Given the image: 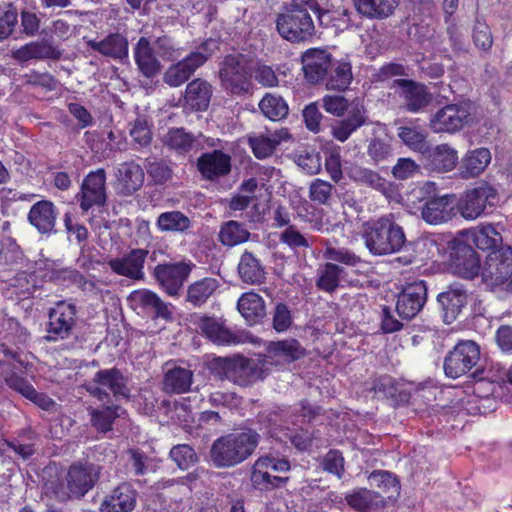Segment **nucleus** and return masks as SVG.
Here are the masks:
<instances>
[{
	"mask_svg": "<svg viewBox=\"0 0 512 512\" xmlns=\"http://www.w3.org/2000/svg\"><path fill=\"white\" fill-rule=\"evenodd\" d=\"M258 442L259 435L252 430L222 436L212 444L210 459L217 468L235 466L254 452Z\"/></svg>",
	"mask_w": 512,
	"mask_h": 512,
	"instance_id": "nucleus-1",
	"label": "nucleus"
},
{
	"mask_svg": "<svg viewBox=\"0 0 512 512\" xmlns=\"http://www.w3.org/2000/svg\"><path fill=\"white\" fill-rule=\"evenodd\" d=\"M363 239L367 249L379 256L396 253L406 243L403 228L390 217H381L366 223Z\"/></svg>",
	"mask_w": 512,
	"mask_h": 512,
	"instance_id": "nucleus-2",
	"label": "nucleus"
},
{
	"mask_svg": "<svg viewBox=\"0 0 512 512\" xmlns=\"http://www.w3.org/2000/svg\"><path fill=\"white\" fill-rule=\"evenodd\" d=\"M267 360L247 359L242 356L215 359V369L225 378L240 386L263 379L268 372Z\"/></svg>",
	"mask_w": 512,
	"mask_h": 512,
	"instance_id": "nucleus-3",
	"label": "nucleus"
},
{
	"mask_svg": "<svg viewBox=\"0 0 512 512\" xmlns=\"http://www.w3.org/2000/svg\"><path fill=\"white\" fill-rule=\"evenodd\" d=\"M251 71V63L244 55L226 56L219 70L222 87L232 95L249 93L252 88Z\"/></svg>",
	"mask_w": 512,
	"mask_h": 512,
	"instance_id": "nucleus-4",
	"label": "nucleus"
},
{
	"mask_svg": "<svg viewBox=\"0 0 512 512\" xmlns=\"http://www.w3.org/2000/svg\"><path fill=\"white\" fill-rule=\"evenodd\" d=\"M290 470V463L285 458H276L272 456L259 457L251 473V482L255 488L260 490H269L280 487L288 478L280 477L277 473H283Z\"/></svg>",
	"mask_w": 512,
	"mask_h": 512,
	"instance_id": "nucleus-5",
	"label": "nucleus"
},
{
	"mask_svg": "<svg viewBox=\"0 0 512 512\" xmlns=\"http://www.w3.org/2000/svg\"><path fill=\"white\" fill-rule=\"evenodd\" d=\"M276 28L282 38L290 42H301L314 33V23L305 9L295 8L277 16Z\"/></svg>",
	"mask_w": 512,
	"mask_h": 512,
	"instance_id": "nucleus-6",
	"label": "nucleus"
},
{
	"mask_svg": "<svg viewBox=\"0 0 512 512\" xmlns=\"http://www.w3.org/2000/svg\"><path fill=\"white\" fill-rule=\"evenodd\" d=\"M98 477V468L92 464H73L68 469L65 484H60L55 493L61 500L71 496L82 497L93 486Z\"/></svg>",
	"mask_w": 512,
	"mask_h": 512,
	"instance_id": "nucleus-7",
	"label": "nucleus"
},
{
	"mask_svg": "<svg viewBox=\"0 0 512 512\" xmlns=\"http://www.w3.org/2000/svg\"><path fill=\"white\" fill-rule=\"evenodd\" d=\"M472 120L471 106L466 103L449 104L434 113L429 121L434 133H455Z\"/></svg>",
	"mask_w": 512,
	"mask_h": 512,
	"instance_id": "nucleus-8",
	"label": "nucleus"
},
{
	"mask_svg": "<svg viewBox=\"0 0 512 512\" xmlns=\"http://www.w3.org/2000/svg\"><path fill=\"white\" fill-rule=\"evenodd\" d=\"M497 202V191L488 184H482L467 190L458 203L461 216L467 220H475L482 216L487 207Z\"/></svg>",
	"mask_w": 512,
	"mask_h": 512,
	"instance_id": "nucleus-9",
	"label": "nucleus"
},
{
	"mask_svg": "<svg viewBox=\"0 0 512 512\" xmlns=\"http://www.w3.org/2000/svg\"><path fill=\"white\" fill-rule=\"evenodd\" d=\"M479 348L473 341L458 343L446 356L444 372L447 377L456 379L471 370L479 360Z\"/></svg>",
	"mask_w": 512,
	"mask_h": 512,
	"instance_id": "nucleus-10",
	"label": "nucleus"
},
{
	"mask_svg": "<svg viewBox=\"0 0 512 512\" xmlns=\"http://www.w3.org/2000/svg\"><path fill=\"white\" fill-rule=\"evenodd\" d=\"M482 276L492 286L508 281L512 276V248L505 246L492 250L486 258Z\"/></svg>",
	"mask_w": 512,
	"mask_h": 512,
	"instance_id": "nucleus-11",
	"label": "nucleus"
},
{
	"mask_svg": "<svg viewBox=\"0 0 512 512\" xmlns=\"http://www.w3.org/2000/svg\"><path fill=\"white\" fill-rule=\"evenodd\" d=\"M77 310L73 303L57 302L49 311L47 338L52 341L69 337L76 323Z\"/></svg>",
	"mask_w": 512,
	"mask_h": 512,
	"instance_id": "nucleus-12",
	"label": "nucleus"
},
{
	"mask_svg": "<svg viewBox=\"0 0 512 512\" xmlns=\"http://www.w3.org/2000/svg\"><path fill=\"white\" fill-rule=\"evenodd\" d=\"M88 392L103 401L110 395L116 397L128 396V388L123 375L116 369H105L96 373L92 383L87 387Z\"/></svg>",
	"mask_w": 512,
	"mask_h": 512,
	"instance_id": "nucleus-13",
	"label": "nucleus"
},
{
	"mask_svg": "<svg viewBox=\"0 0 512 512\" xmlns=\"http://www.w3.org/2000/svg\"><path fill=\"white\" fill-rule=\"evenodd\" d=\"M191 272V266L184 262L159 264L154 269V276L169 296H178L184 282Z\"/></svg>",
	"mask_w": 512,
	"mask_h": 512,
	"instance_id": "nucleus-14",
	"label": "nucleus"
},
{
	"mask_svg": "<svg viewBox=\"0 0 512 512\" xmlns=\"http://www.w3.org/2000/svg\"><path fill=\"white\" fill-rule=\"evenodd\" d=\"M106 174L103 169L90 172L83 180L78 201L83 211L93 206H101L106 201Z\"/></svg>",
	"mask_w": 512,
	"mask_h": 512,
	"instance_id": "nucleus-15",
	"label": "nucleus"
},
{
	"mask_svg": "<svg viewBox=\"0 0 512 512\" xmlns=\"http://www.w3.org/2000/svg\"><path fill=\"white\" fill-rule=\"evenodd\" d=\"M427 298V287L424 281L409 283L398 296L396 310L400 317L411 319L423 308Z\"/></svg>",
	"mask_w": 512,
	"mask_h": 512,
	"instance_id": "nucleus-16",
	"label": "nucleus"
},
{
	"mask_svg": "<svg viewBox=\"0 0 512 512\" xmlns=\"http://www.w3.org/2000/svg\"><path fill=\"white\" fill-rule=\"evenodd\" d=\"M424 165L427 169L438 173L452 171L458 163V152L451 145L443 143L427 148L423 154Z\"/></svg>",
	"mask_w": 512,
	"mask_h": 512,
	"instance_id": "nucleus-17",
	"label": "nucleus"
},
{
	"mask_svg": "<svg viewBox=\"0 0 512 512\" xmlns=\"http://www.w3.org/2000/svg\"><path fill=\"white\" fill-rule=\"evenodd\" d=\"M437 300L442 307L444 322L450 324L466 306L468 294L461 284L453 283L438 295Z\"/></svg>",
	"mask_w": 512,
	"mask_h": 512,
	"instance_id": "nucleus-18",
	"label": "nucleus"
},
{
	"mask_svg": "<svg viewBox=\"0 0 512 512\" xmlns=\"http://www.w3.org/2000/svg\"><path fill=\"white\" fill-rule=\"evenodd\" d=\"M147 254V250L133 249L123 257L111 259L108 264L116 274L140 280L144 276L143 268Z\"/></svg>",
	"mask_w": 512,
	"mask_h": 512,
	"instance_id": "nucleus-19",
	"label": "nucleus"
},
{
	"mask_svg": "<svg viewBox=\"0 0 512 512\" xmlns=\"http://www.w3.org/2000/svg\"><path fill=\"white\" fill-rule=\"evenodd\" d=\"M197 167L203 178L217 180L231 171V157L220 151L202 154L197 160Z\"/></svg>",
	"mask_w": 512,
	"mask_h": 512,
	"instance_id": "nucleus-20",
	"label": "nucleus"
},
{
	"mask_svg": "<svg viewBox=\"0 0 512 512\" xmlns=\"http://www.w3.org/2000/svg\"><path fill=\"white\" fill-rule=\"evenodd\" d=\"M454 201V196L448 194L427 200L421 211L423 220L431 225L448 222L454 215Z\"/></svg>",
	"mask_w": 512,
	"mask_h": 512,
	"instance_id": "nucleus-21",
	"label": "nucleus"
},
{
	"mask_svg": "<svg viewBox=\"0 0 512 512\" xmlns=\"http://www.w3.org/2000/svg\"><path fill=\"white\" fill-rule=\"evenodd\" d=\"M137 493L127 483H122L107 495L101 505V512H132L136 505Z\"/></svg>",
	"mask_w": 512,
	"mask_h": 512,
	"instance_id": "nucleus-22",
	"label": "nucleus"
},
{
	"mask_svg": "<svg viewBox=\"0 0 512 512\" xmlns=\"http://www.w3.org/2000/svg\"><path fill=\"white\" fill-rule=\"evenodd\" d=\"M330 65L331 55L326 50L312 48L302 55V70L311 83L321 80Z\"/></svg>",
	"mask_w": 512,
	"mask_h": 512,
	"instance_id": "nucleus-23",
	"label": "nucleus"
},
{
	"mask_svg": "<svg viewBox=\"0 0 512 512\" xmlns=\"http://www.w3.org/2000/svg\"><path fill=\"white\" fill-rule=\"evenodd\" d=\"M395 83L399 87V94L408 111L418 112L430 103L431 95L424 85L404 79L397 80Z\"/></svg>",
	"mask_w": 512,
	"mask_h": 512,
	"instance_id": "nucleus-24",
	"label": "nucleus"
},
{
	"mask_svg": "<svg viewBox=\"0 0 512 512\" xmlns=\"http://www.w3.org/2000/svg\"><path fill=\"white\" fill-rule=\"evenodd\" d=\"M58 216L55 205L48 200L35 203L28 214V220L40 233H51L54 230Z\"/></svg>",
	"mask_w": 512,
	"mask_h": 512,
	"instance_id": "nucleus-25",
	"label": "nucleus"
},
{
	"mask_svg": "<svg viewBox=\"0 0 512 512\" xmlns=\"http://www.w3.org/2000/svg\"><path fill=\"white\" fill-rule=\"evenodd\" d=\"M455 274L462 278L473 279L481 269L480 258L475 250L464 244H458L453 261Z\"/></svg>",
	"mask_w": 512,
	"mask_h": 512,
	"instance_id": "nucleus-26",
	"label": "nucleus"
},
{
	"mask_svg": "<svg viewBox=\"0 0 512 512\" xmlns=\"http://www.w3.org/2000/svg\"><path fill=\"white\" fill-rule=\"evenodd\" d=\"M290 139V134L286 128L259 134L249 138V145L258 159H264L271 156L275 148L282 142Z\"/></svg>",
	"mask_w": 512,
	"mask_h": 512,
	"instance_id": "nucleus-27",
	"label": "nucleus"
},
{
	"mask_svg": "<svg viewBox=\"0 0 512 512\" xmlns=\"http://www.w3.org/2000/svg\"><path fill=\"white\" fill-rule=\"evenodd\" d=\"M88 46L105 57L122 60L128 56V41L119 34L112 33L101 40H89Z\"/></svg>",
	"mask_w": 512,
	"mask_h": 512,
	"instance_id": "nucleus-28",
	"label": "nucleus"
},
{
	"mask_svg": "<svg viewBox=\"0 0 512 512\" xmlns=\"http://www.w3.org/2000/svg\"><path fill=\"white\" fill-rule=\"evenodd\" d=\"M365 122V109L362 105L356 104L349 110L347 118L336 121L331 126V134L336 140L345 142Z\"/></svg>",
	"mask_w": 512,
	"mask_h": 512,
	"instance_id": "nucleus-29",
	"label": "nucleus"
},
{
	"mask_svg": "<svg viewBox=\"0 0 512 512\" xmlns=\"http://www.w3.org/2000/svg\"><path fill=\"white\" fill-rule=\"evenodd\" d=\"M212 96L211 85L200 78L191 81L185 90V106L193 111H205Z\"/></svg>",
	"mask_w": 512,
	"mask_h": 512,
	"instance_id": "nucleus-30",
	"label": "nucleus"
},
{
	"mask_svg": "<svg viewBox=\"0 0 512 512\" xmlns=\"http://www.w3.org/2000/svg\"><path fill=\"white\" fill-rule=\"evenodd\" d=\"M128 300L134 309H151L156 313L158 317L164 319L171 317V310L169 305L163 302L156 293L150 290H135L129 295Z\"/></svg>",
	"mask_w": 512,
	"mask_h": 512,
	"instance_id": "nucleus-31",
	"label": "nucleus"
},
{
	"mask_svg": "<svg viewBox=\"0 0 512 512\" xmlns=\"http://www.w3.org/2000/svg\"><path fill=\"white\" fill-rule=\"evenodd\" d=\"M301 355L302 349L299 343L290 339L270 343L264 359L268 361L267 367L269 368L273 363H289L298 359Z\"/></svg>",
	"mask_w": 512,
	"mask_h": 512,
	"instance_id": "nucleus-32",
	"label": "nucleus"
},
{
	"mask_svg": "<svg viewBox=\"0 0 512 512\" xmlns=\"http://www.w3.org/2000/svg\"><path fill=\"white\" fill-rule=\"evenodd\" d=\"M202 333L217 345H236L241 342L239 336L231 332L221 321L215 318H203L199 323Z\"/></svg>",
	"mask_w": 512,
	"mask_h": 512,
	"instance_id": "nucleus-33",
	"label": "nucleus"
},
{
	"mask_svg": "<svg viewBox=\"0 0 512 512\" xmlns=\"http://www.w3.org/2000/svg\"><path fill=\"white\" fill-rule=\"evenodd\" d=\"M134 58L139 71L144 76L150 78L160 71V62L147 38L141 37L138 40L134 48Z\"/></svg>",
	"mask_w": 512,
	"mask_h": 512,
	"instance_id": "nucleus-34",
	"label": "nucleus"
},
{
	"mask_svg": "<svg viewBox=\"0 0 512 512\" xmlns=\"http://www.w3.org/2000/svg\"><path fill=\"white\" fill-rule=\"evenodd\" d=\"M116 177L119 186L126 194L137 191L144 183V171L139 164L133 161L120 164Z\"/></svg>",
	"mask_w": 512,
	"mask_h": 512,
	"instance_id": "nucleus-35",
	"label": "nucleus"
},
{
	"mask_svg": "<svg viewBox=\"0 0 512 512\" xmlns=\"http://www.w3.org/2000/svg\"><path fill=\"white\" fill-rule=\"evenodd\" d=\"M491 162V153L487 148H478L466 153L460 164V174L463 178H473L480 175Z\"/></svg>",
	"mask_w": 512,
	"mask_h": 512,
	"instance_id": "nucleus-36",
	"label": "nucleus"
},
{
	"mask_svg": "<svg viewBox=\"0 0 512 512\" xmlns=\"http://www.w3.org/2000/svg\"><path fill=\"white\" fill-rule=\"evenodd\" d=\"M359 14L368 19H386L391 16L399 0H353Z\"/></svg>",
	"mask_w": 512,
	"mask_h": 512,
	"instance_id": "nucleus-37",
	"label": "nucleus"
},
{
	"mask_svg": "<svg viewBox=\"0 0 512 512\" xmlns=\"http://www.w3.org/2000/svg\"><path fill=\"white\" fill-rule=\"evenodd\" d=\"M60 52L47 41H33L12 52V57L19 62L32 59H56Z\"/></svg>",
	"mask_w": 512,
	"mask_h": 512,
	"instance_id": "nucleus-38",
	"label": "nucleus"
},
{
	"mask_svg": "<svg viewBox=\"0 0 512 512\" xmlns=\"http://www.w3.org/2000/svg\"><path fill=\"white\" fill-rule=\"evenodd\" d=\"M237 308L249 324H255L266 314L262 297L254 292L244 293L238 300Z\"/></svg>",
	"mask_w": 512,
	"mask_h": 512,
	"instance_id": "nucleus-39",
	"label": "nucleus"
},
{
	"mask_svg": "<svg viewBox=\"0 0 512 512\" xmlns=\"http://www.w3.org/2000/svg\"><path fill=\"white\" fill-rule=\"evenodd\" d=\"M240 278L248 284H258L264 279L265 271L260 261L249 251H245L238 264Z\"/></svg>",
	"mask_w": 512,
	"mask_h": 512,
	"instance_id": "nucleus-40",
	"label": "nucleus"
},
{
	"mask_svg": "<svg viewBox=\"0 0 512 512\" xmlns=\"http://www.w3.org/2000/svg\"><path fill=\"white\" fill-rule=\"evenodd\" d=\"M192 381L193 373L190 369L173 367L166 371L163 386L167 392L185 393L189 391Z\"/></svg>",
	"mask_w": 512,
	"mask_h": 512,
	"instance_id": "nucleus-41",
	"label": "nucleus"
},
{
	"mask_svg": "<svg viewBox=\"0 0 512 512\" xmlns=\"http://www.w3.org/2000/svg\"><path fill=\"white\" fill-rule=\"evenodd\" d=\"M466 235L467 239L481 250L492 249L502 242L501 234L490 224L471 229Z\"/></svg>",
	"mask_w": 512,
	"mask_h": 512,
	"instance_id": "nucleus-42",
	"label": "nucleus"
},
{
	"mask_svg": "<svg viewBox=\"0 0 512 512\" xmlns=\"http://www.w3.org/2000/svg\"><path fill=\"white\" fill-rule=\"evenodd\" d=\"M218 237L224 246L233 247L248 241L250 232L243 223L230 220L221 225Z\"/></svg>",
	"mask_w": 512,
	"mask_h": 512,
	"instance_id": "nucleus-43",
	"label": "nucleus"
},
{
	"mask_svg": "<svg viewBox=\"0 0 512 512\" xmlns=\"http://www.w3.org/2000/svg\"><path fill=\"white\" fill-rule=\"evenodd\" d=\"M398 137L411 150L426 153L428 148L427 132L419 126H401L398 128Z\"/></svg>",
	"mask_w": 512,
	"mask_h": 512,
	"instance_id": "nucleus-44",
	"label": "nucleus"
},
{
	"mask_svg": "<svg viewBox=\"0 0 512 512\" xmlns=\"http://www.w3.org/2000/svg\"><path fill=\"white\" fill-rule=\"evenodd\" d=\"M219 283L214 278H203L192 283L187 290V301L194 306L204 304L218 288Z\"/></svg>",
	"mask_w": 512,
	"mask_h": 512,
	"instance_id": "nucleus-45",
	"label": "nucleus"
},
{
	"mask_svg": "<svg viewBox=\"0 0 512 512\" xmlns=\"http://www.w3.org/2000/svg\"><path fill=\"white\" fill-rule=\"evenodd\" d=\"M344 273V268L334 263H325L318 269L316 285L323 291L333 292L339 286Z\"/></svg>",
	"mask_w": 512,
	"mask_h": 512,
	"instance_id": "nucleus-46",
	"label": "nucleus"
},
{
	"mask_svg": "<svg viewBox=\"0 0 512 512\" xmlns=\"http://www.w3.org/2000/svg\"><path fill=\"white\" fill-rule=\"evenodd\" d=\"M347 174L353 181L362 185H367L375 190L384 192L387 189L386 180L371 169L359 165H353L349 168Z\"/></svg>",
	"mask_w": 512,
	"mask_h": 512,
	"instance_id": "nucleus-47",
	"label": "nucleus"
},
{
	"mask_svg": "<svg viewBox=\"0 0 512 512\" xmlns=\"http://www.w3.org/2000/svg\"><path fill=\"white\" fill-rule=\"evenodd\" d=\"M156 225L162 232L182 233L190 228L191 221L180 211H167L158 216Z\"/></svg>",
	"mask_w": 512,
	"mask_h": 512,
	"instance_id": "nucleus-48",
	"label": "nucleus"
},
{
	"mask_svg": "<svg viewBox=\"0 0 512 512\" xmlns=\"http://www.w3.org/2000/svg\"><path fill=\"white\" fill-rule=\"evenodd\" d=\"M411 247L414 259L419 261L434 259L444 250L435 236L420 237L411 243Z\"/></svg>",
	"mask_w": 512,
	"mask_h": 512,
	"instance_id": "nucleus-49",
	"label": "nucleus"
},
{
	"mask_svg": "<svg viewBox=\"0 0 512 512\" xmlns=\"http://www.w3.org/2000/svg\"><path fill=\"white\" fill-rule=\"evenodd\" d=\"M259 109L266 118L272 121L286 117L289 110L286 101L281 96L273 93L264 95L259 102Z\"/></svg>",
	"mask_w": 512,
	"mask_h": 512,
	"instance_id": "nucleus-50",
	"label": "nucleus"
},
{
	"mask_svg": "<svg viewBox=\"0 0 512 512\" xmlns=\"http://www.w3.org/2000/svg\"><path fill=\"white\" fill-rule=\"evenodd\" d=\"M346 501L350 507L359 511L366 512L373 507L383 503V498L373 491L367 489H358L346 496Z\"/></svg>",
	"mask_w": 512,
	"mask_h": 512,
	"instance_id": "nucleus-51",
	"label": "nucleus"
},
{
	"mask_svg": "<svg viewBox=\"0 0 512 512\" xmlns=\"http://www.w3.org/2000/svg\"><path fill=\"white\" fill-rule=\"evenodd\" d=\"M217 49L218 42L214 39H208L181 61L188 66L193 74Z\"/></svg>",
	"mask_w": 512,
	"mask_h": 512,
	"instance_id": "nucleus-52",
	"label": "nucleus"
},
{
	"mask_svg": "<svg viewBox=\"0 0 512 512\" xmlns=\"http://www.w3.org/2000/svg\"><path fill=\"white\" fill-rule=\"evenodd\" d=\"M351 81V65L348 62H338L331 70L326 86L328 89L345 90Z\"/></svg>",
	"mask_w": 512,
	"mask_h": 512,
	"instance_id": "nucleus-53",
	"label": "nucleus"
},
{
	"mask_svg": "<svg viewBox=\"0 0 512 512\" xmlns=\"http://www.w3.org/2000/svg\"><path fill=\"white\" fill-rule=\"evenodd\" d=\"M23 259V253L15 240L6 237L0 241V265L13 266Z\"/></svg>",
	"mask_w": 512,
	"mask_h": 512,
	"instance_id": "nucleus-54",
	"label": "nucleus"
},
{
	"mask_svg": "<svg viewBox=\"0 0 512 512\" xmlns=\"http://www.w3.org/2000/svg\"><path fill=\"white\" fill-rule=\"evenodd\" d=\"M120 407H106L102 410L91 411V421L98 431L107 432L111 429L113 421L120 416Z\"/></svg>",
	"mask_w": 512,
	"mask_h": 512,
	"instance_id": "nucleus-55",
	"label": "nucleus"
},
{
	"mask_svg": "<svg viewBox=\"0 0 512 512\" xmlns=\"http://www.w3.org/2000/svg\"><path fill=\"white\" fill-rule=\"evenodd\" d=\"M164 142L171 149L184 153L192 148L193 138L183 129H171L165 136Z\"/></svg>",
	"mask_w": 512,
	"mask_h": 512,
	"instance_id": "nucleus-56",
	"label": "nucleus"
},
{
	"mask_svg": "<svg viewBox=\"0 0 512 512\" xmlns=\"http://www.w3.org/2000/svg\"><path fill=\"white\" fill-rule=\"evenodd\" d=\"M192 75L188 66L179 61L178 63L170 66L164 74V82L171 87H179L185 83Z\"/></svg>",
	"mask_w": 512,
	"mask_h": 512,
	"instance_id": "nucleus-57",
	"label": "nucleus"
},
{
	"mask_svg": "<svg viewBox=\"0 0 512 512\" xmlns=\"http://www.w3.org/2000/svg\"><path fill=\"white\" fill-rule=\"evenodd\" d=\"M323 256L325 259L339 262L348 266H356L360 263V257L346 248L327 246Z\"/></svg>",
	"mask_w": 512,
	"mask_h": 512,
	"instance_id": "nucleus-58",
	"label": "nucleus"
},
{
	"mask_svg": "<svg viewBox=\"0 0 512 512\" xmlns=\"http://www.w3.org/2000/svg\"><path fill=\"white\" fill-rule=\"evenodd\" d=\"M170 457L182 469H188L196 461L194 450L186 444L174 446L170 451Z\"/></svg>",
	"mask_w": 512,
	"mask_h": 512,
	"instance_id": "nucleus-59",
	"label": "nucleus"
},
{
	"mask_svg": "<svg viewBox=\"0 0 512 512\" xmlns=\"http://www.w3.org/2000/svg\"><path fill=\"white\" fill-rule=\"evenodd\" d=\"M333 186L327 181L315 179L309 187V197L319 204H327L332 195Z\"/></svg>",
	"mask_w": 512,
	"mask_h": 512,
	"instance_id": "nucleus-60",
	"label": "nucleus"
},
{
	"mask_svg": "<svg viewBox=\"0 0 512 512\" xmlns=\"http://www.w3.org/2000/svg\"><path fill=\"white\" fill-rule=\"evenodd\" d=\"M420 171V166L411 158H399L392 168V174L396 179L406 180L414 177Z\"/></svg>",
	"mask_w": 512,
	"mask_h": 512,
	"instance_id": "nucleus-61",
	"label": "nucleus"
},
{
	"mask_svg": "<svg viewBox=\"0 0 512 512\" xmlns=\"http://www.w3.org/2000/svg\"><path fill=\"white\" fill-rule=\"evenodd\" d=\"M280 240L292 249L308 248V238L301 234L295 227H287L280 236Z\"/></svg>",
	"mask_w": 512,
	"mask_h": 512,
	"instance_id": "nucleus-62",
	"label": "nucleus"
},
{
	"mask_svg": "<svg viewBox=\"0 0 512 512\" xmlns=\"http://www.w3.org/2000/svg\"><path fill=\"white\" fill-rule=\"evenodd\" d=\"M322 106L327 113L340 117L348 109V101L341 95H326Z\"/></svg>",
	"mask_w": 512,
	"mask_h": 512,
	"instance_id": "nucleus-63",
	"label": "nucleus"
},
{
	"mask_svg": "<svg viewBox=\"0 0 512 512\" xmlns=\"http://www.w3.org/2000/svg\"><path fill=\"white\" fill-rule=\"evenodd\" d=\"M155 50L157 54L166 60H173L180 56V49L168 36H162L155 41Z\"/></svg>",
	"mask_w": 512,
	"mask_h": 512,
	"instance_id": "nucleus-64",
	"label": "nucleus"
}]
</instances>
